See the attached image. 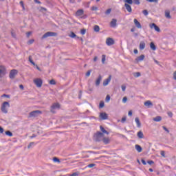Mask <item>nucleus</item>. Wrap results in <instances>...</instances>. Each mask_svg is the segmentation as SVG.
Returning a JSON list of instances; mask_svg holds the SVG:
<instances>
[{"label": "nucleus", "mask_w": 176, "mask_h": 176, "mask_svg": "<svg viewBox=\"0 0 176 176\" xmlns=\"http://www.w3.org/2000/svg\"><path fill=\"white\" fill-rule=\"evenodd\" d=\"M10 107V104L8 102H4L1 104V111L3 113H8V109Z\"/></svg>", "instance_id": "obj_1"}, {"label": "nucleus", "mask_w": 176, "mask_h": 176, "mask_svg": "<svg viewBox=\"0 0 176 176\" xmlns=\"http://www.w3.org/2000/svg\"><path fill=\"white\" fill-rule=\"evenodd\" d=\"M50 36H57V32H47L42 36L41 39H46V38Z\"/></svg>", "instance_id": "obj_2"}, {"label": "nucleus", "mask_w": 176, "mask_h": 176, "mask_svg": "<svg viewBox=\"0 0 176 176\" xmlns=\"http://www.w3.org/2000/svg\"><path fill=\"white\" fill-rule=\"evenodd\" d=\"M18 74V70L16 69H13L11 71H10L9 74V78L10 79H14L16 78V75Z\"/></svg>", "instance_id": "obj_3"}, {"label": "nucleus", "mask_w": 176, "mask_h": 176, "mask_svg": "<svg viewBox=\"0 0 176 176\" xmlns=\"http://www.w3.org/2000/svg\"><path fill=\"white\" fill-rule=\"evenodd\" d=\"M33 82H34L37 87H41L43 85V80L41 78H36L33 80Z\"/></svg>", "instance_id": "obj_4"}, {"label": "nucleus", "mask_w": 176, "mask_h": 176, "mask_svg": "<svg viewBox=\"0 0 176 176\" xmlns=\"http://www.w3.org/2000/svg\"><path fill=\"white\" fill-rule=\"evenodd\" d=\"M6 74V69L4 66L0 65V78H3Z\"/></svg>", "instance_id": "obj_5"}, {"label": "nucleus", "mask_w": 176, "mask_h": 176, "mask_svg": "<svg viewBox=\"0 0 176 176\" xmlns=\"http://www.w3.org/2000/svg\"><path fill=\"white\" fill-rule=\"evenodd\" d=\"M60 104L59 103H53V104L51 106V113H56L55 109H60Z\"/></svg>", "instance_id": "obj_6"}, {"label": "nucleus", "mask_w": 176, "mask_h": 176, "mask_svg": "<svg viewBox=\"0 0 176 176\" xmlns=\"http://www.w3.org/2000/svg\"><path fill=\"white\" fill-rule=\"evenodd\" d=\"M42 113L41 111L40 110H35L32 111V112L30 113L29 116L30 118H33V117H36L38 116V114Z\"/></svg>", "instance_id": "obj_7"}, {"label": "nucleus", "mask_w": 176, "mask_h": 176, "mask_svg": "<svg viewBox=\"0 0 176 176\" xmlns=\"http://www.w3.org/2000/svg\"><path fill=\"white\" fill-rule=\"evenodd\" d=\"M144 58H145L144 55H140V56H138L135 58V61L136 63H138L142 62V60H144Z\"/></svg>", "instance_id": "obj_8"}, {"label": "nucleus", "mask_w": 176, "mask_h": 176, "mask_svg": "<svg viewBox=\"0 0 176 176\" xmlns=\"http://www.w3.org/2000/svg\"><path fill=\"white\" fill-rule=\"evenodd\" d=\"M102 138H104V134L101 132H98L96 133V140L101 141Z\"/></svg>", "instance_id": "obj_9"}, {"label": "nucleus", "mask_w": 176, "mask_h": 176, "mask_svg": "<svg viewBox=\"0 0 176 176\" xmlns=\"http://www.w3.org/2000/svg\"><path fill=\"white\" fill-rule=\"evenodd\" d=\"M115 40L112 38H107L106 40V45H114Z\"/></svg>", "instance_id": "obj_10"}, {"label": "nucleus", "mask_w": 176, "mask_h": 176, "mask_svg": "<svg viewBox=\"0 0 176 176\" xmlns=\"http://www.w3.org/2000/svg\"><path fill=\"white\" fill-rule=\"evenodd\" d=\"M99 117L102 120H107L108 119V115L106 113H100Z\"/></svg>", "instance_id": "obj_11"}, {"label": "nucleus", "mask_w": 176, "mask_h": 176, "mask_svg": "<svg viewBox=\"0 0 176 176\" xmlns=\"http://www.w3.org/2000/svg\"><path fill=\"white\" fill-rule=\"evenodd\" d=\"M29 62H30L32 65L36 66V69H37L39 72H41L40 67H39L38 65H36L35 64V63L33 61V60H32V56H29Z\"/></svg>", "instance_id": "obj_12"}, {"label": "nucleus", "mask_w": 176, "mask_h": 176, "mask_svg": "<svg viewBox=\"0 0 176 176\" xmlns=\"http://www.w3.org/2000/svg\"><path fill=\"white\" fill-rule=\"evenodd\" d=\"M70 38H76V39H79L80 41H83V38H79L74 32H71L69 34Z\"/></svg>", "instance_id": "obj_13"}, {"label": "nucleus", "mask_w": 176, "mask_h": 176, "mask_svg": "<svg viewBox=\"0 0 176 176\" xmlns=\"http://www.w3.org/2000/svg\"><path fill=\"white\" fill-rule=\"evenodd\" d=\"M124 8L127 10V12H129V13H131V12H133V9L131 8V6H130V4L125 3Z\"/></svg>", "instance_id": "obj_14"}, {"label": "nucleus", "mask_w": 176, "mask_h": 176, "mask_svg": "<svg viewBox=\"0 0 176 176\" xmlns=\"http://www.w3.org/2000/svg\"><path fill=\"white\" fill-rule=\"evenodd\" d=\"M134 23L135 27H137V28H142V26L141 25V23L138 21V20H137V19H135L133 20Z\"/></svg>", "instance_id": "obj_15"}, {"label": "nucleus", "mask_w": 176, "mask_h": 176, "mask_svg": "<svg viewBox=\"0 0 176 176\" xmlns=\"http://www.w3.org/2000/svg\"><path fill=\"white\" fill-rule=\"evenodd\" d=\"M118 22V20L113 19L111 20V21L110 22V25L111 27H112L113 28H115V27H116V23Z\"/></svg>", "instance_id": "obj_16"}, {"label": "nucleus", "mask_w": 176, "mask_h": 176, "mask_svg": "<svg viewBox=\"0 0 176 176\" xmlns=\"http://www.w3.org/2000/svg\"><path fill=\"white\" fill-rule=\"evenodd\" d=\"M111 76H109V78H107L106 80H104L103 85L107 86L109 83L111 82Z\"/></svg>", "instance_id": "obj_17"}, {"label": "nucleus", "mask_w": 176, "mask_h": 176, "mask_svg": "<svg viewBox=\"0 0 176 176\" xmlns=\"http://www.w3.org/2000/svg\"><path fill=\"white\" fill-rule=\"evenodd\" d=\"M85 11L82 9L78 10L76 12V16H82Z\"/></svg>", "instance_id": "obj_18"}, {"label": "nucleus", "mask_w": 176, "mask_h": 176, "mask_svg": "<svg viewBox=\"0 0 176 176\" xmlns=\"http://www.w3.org/2000/svg\"><path fill=\"white\" fill-rule=\"evenodd\" d=\"M137 136L140 139H144V133H142V131H140L137 133Z\"/></svg>", "instance_id": "obj_19"}, {"label": "nucleus", "mask_w": 176, "mask_h": 176, "mask_svg": "<svg viewBox=\"0 0 176 176\" xmlns=\"http://www.w3.org/2000/svg\"><path fill=\"white\" fill-rule=\"evenodd\" d=\"M101 80H102V76H98V78L96 79V86L100 85Z\"/></svg>", "instance_id": "obj_20"}, {"label": "nucleus", "mask_w": 176, "mask_h": 176, "mask_svg": "<svg viewBox=\"0 0 176 176\" xmlns=\"http://www.w3.org/2000/svg\"><path fill=\"white\" fill-rule=\"evenodd\" d=\"M144 105L145 107H151V106H153V103L151 100H148V101L144 102Z\"/></svg>", "instance_id": "obj_21"}, {"label": "nucleus", "mask_w": 176, "mask_h": 176, "mask_svg": "<svg viewBox=\"0 0 176 176\" xmlns=\"http://www.w3.org/2000/svg\"><path fill=\"white\" fill-rule=\"evenodd\" d=\"M135 148L138 153H141L142 152V147L139 144H135Z\"/></svg>", "instance_id": "obj_22"}, {"label": "nucleus", "mask_w": 176, "mask_h": 176, "mask_svg": "<svg viewBox=\"0 0 176 176\" xmlns=\"http://www.w3.org/2000/svg\"><path fill=\"white\" fill-rule=\"evenodd\" d=\"M102 141L104 143V144H108L110 142V140L109 138H103Z\"/></svg>", "instance_id": "obj_23"}, {"label": "nucleus", "mask_w": 176, "mask_h": 176, "mask_svg": "<svg viewBox=\"0 0 176 176\" xmlns=\"http://www.w3.org/2000/svg\"><path fill=\"white\" fill-rule=\"evenodd\" d=\"M135 121L137 124V127H141V123L140 122V119L138 118H135Z\"/></svg>", "instance_id": "obj_24"}, {"label": "nucleus", "mask_w": 176, "mask_h": 176, "mask_svg": "<svg viewBox=\"0 0 176 176\" xmlns=\"http://www.w3.org/2000/svg\"><path fill=\"white\" fill-rule=\"evenodd\" d=\"M165 17H166V19H171V15H170V11L165 12Z\"/></svg>", "instance_id": "obj_25"}, {"label": "nucleus", "mask_w": 176, "mask_h": 176, "mask_svg": "<svg viewBox=\"0 0 176 176\" xmlns=\"http://www.w3.org/2000/svg\"><path fill=\"white\" fill-rule=\"evenodd\" d=\"M95 32H100V26L96 25L94 28Z\"/></svg>", "instance_id": "obj_26"}, {"label": "nucleus", "mask_w": 176, "mask_h": 176, "mask_svg": "<svg viewBox=\"0 0 176 176\" xmlns=\"http://www.w3.org/2000/svg\"><path fill=\"white\" fill-rule=\"evenodd\" d=\"M153 120H154L155 122H160L162 120V117H160V116L155 117V118H153Z\"/></svg>", "instance_id": "obj_27"}, {"label": "nucleus", "mask_w": 176, "mask_h": 176, "mask_svg": "<svg viewBox=\"0 0 176 176\" xmlns=\"http://www.w3.org/2000/svg\"><path fill=\"white\" fill-rule=\"evenodd\" d=\"M111 12H112V9L111 8H109L107 9L105 12L104 14H106L107 16H108V14H111Z\"/></svg>", "instance_id": "obj_28"}, {"label": "nucleus", "mask_w": 176, "mask_h": 176, "mask_svg": "<svg viewBox=\"0 0 176 176\" xmlns=\"http://www.w3.org/2000/svg\"><path fill=\"white\" fill-rule=\"evenodd\" d=\"M124 2L128 5H133V0H124Z\"/></svg>", "instance_id": "obj_29"}, {"label": "nucleus", "mask_w": 176, "mask_h": 176, "mask_svg": "<svg viewBox=\"0 0 176 176\" xmlns=\"http://www.w3.org/2000/svg\"><path fill=\"white\" fill-rule=\"evenodd\" d=\"M53 162H58V163H60L61 162L59 160V159L56 157H53Z\"/></svg>", "instance_id": "obj_30"}, {"label": "nucleus", "mask_w": 176, "mask_h": 176, "mask_svg": "<svg viewBox=\"0 0 176 176\" xmlns=\"http://www.w3.org/2000/svg\"><path fill=\"white\" fill-rule=\"evenodd\" d=\"M80 175L79 171H76L75 173H73L72 175H69V176H78Z\"/></svg>", "instance_id": "obj_31"}, {"label": "nucleus", "mask_w": 176, "mask_h": 176, "mask_svg": "<svg viewBox=\"0 0 176 176\" xmlns=\"http://www.w3.org/2000/svg\"><path fill=\"white\" fill-rule=\"evenodd\" d=\"M6 134L7 135H8L9 137H12V135H13L11 131H6Z\"/></svg>", "instance_id": "obj_32"}, {"label": "nucleus", "mask_w": 176, "mask_h": 176, "mask_svg": "<svg viewBox=\"0 0 176 176\" xmlns=\"http://www.w3.org/2000/svg\"><path fill=\"white\" fill-rule=\"evenodd\" d=\"M102 63L104 65V64H105V61H106V55H102Z\"/></svg>", "instance_id": "obj_33"}, {"label": "nucleus", "mask_w": 176, "mask_h": 176, "mask_svg": "<svg viewBox=\"0 0 176 176\" xmlns=\"http://www.w3.org/2000/svg\"><path fill=\"white\" fill-rule=\"evenodd\" d=\"M20 5L23 8V10H25V7L24 6V1H20Z\"/></svg>", "instance_id": "obj_34"}, {"label": "nucleus", "mask_w": 176, "mask_h": 176, "mask_svg": "<svg viewBox=\"0 0 176 176\" xmlns=\"http://www.w3.org/2000/svg\"><path fill=\"white\" fill-rule=\"evenodd\" d=\"M142 13L144 16H148V14H149V12H148V10H144L142 11Z\"/></svg>", "instance_id": "obj_35"}, {"label": "nucleus", "mask_w": 176, "mask_h": 176, "mask_svg": "<svg viewBox=\"0 0 176 176\" xmlns=\"http://www.w3.org/2000/svg\"><path fill=\"white\" fill-rule=\"evenodd\" d=\"M105 106V104L103 102L99 103V108H103Z\"/></svg>", "instance_id": "obj_36"}, {"label": "nucleus", "mask_w": 176, "mask_h": 176, "mask_svg": "<svg viewBox=\"0 0 176 176\" xmlns=\"http://www.w3.org/2000/svg\"><path fill=\"white\" fill-rule=\"evenodd\" d=\"M50 84L51 85H55L56 84V81H55L54 79H52V80H51L50 81Z\"/></svg>", "instance_id": "obj_37"}, {"label": "nucleus", "mask_w": 176, "mask_h": 176, "mask_svg": "<svg viewBox=\"0 0 176 176\" xmlns=\"http://www.w3.org/2000/svg\"><path fill=\"white\" fill-rule=\"evenodd\" d=\"M95 166H96L95 164H88L87 168H92L95 167Z\"/></svg>", "instance_id": "obj_38"}, {"label": "nucleus", "mask_w": 176, "mask_h": 176, "mask_svg": "<svg viewBox=\"0 0 176 176\" xmlns=\"http://www.w3.org/2000/svg\"><path fill=\"white\" fill-rule=\"evenodd\" d=\"M91 10H92V11L98 10V8L96 7V6H92L91 8Z\"/></svg>", "instance_id": "obj_39"}, {"label": "nucleus", "mask_w": 176, "mask_h": 176, "mask_svg": "<svg viewBox=\"0 0 176 176\" xmlns=\"http://www.w3.org/2000/svg\"><path fill=\"white\" fill-rule=\"evenodd\" d=\"M147 2H155V3H158L159 0H146Z\"/></svg>", "instance_id": "obj_40"}, {"label": "nucleus", "mask_w": 176, "mask_h": 176, "mask_svg": "<svg viewBox=\"0 0 176 176\" xmlns=\"http://www.w3.org/2000/svg\"><path fill=\"white\" fill-rule=\"evenodd\" d=\"M133 3H135V5H140L141 2H140V0H133Z\"/></svg>", "instance_id": "obj_41"}, {"label": "nucleus", "mask_w": 176, "mask_h": 176, "mask_svg": "<svg viewBox=\"0 0 176 176\" xmlns=\"http://www.w3.org/2000/svg\"><path fill=\"white\" fill-rule=\"evenodd\" d=\"M80 34H81L82 35H85V34H86V29H82V30H80Z\"/></svg>", "instance_id": "obj_42"}, {"label": "nucleus", "mask_w": 176, "mask_h": 176, "mask_svg": "<svg viewBox=\"0 0 176 176\" xmlns=\"http://www.w3.org/2000/svg\"><path fill=\"white\" fill-rule=\"evenodd\" d=\"M154 29L155 30V31H157V32H160V28H159L157 25H156Z\"/></svg>", "instance_id": "obj_43"}, {"label": "nucleus", "mask_w": 176, "mask_h": 176, "mask_svg": "<svg viewBox=\"0 0 176 176\" xmlns=\"http://www.w3.org/2000/svg\"><path fill=\"white\" fill-rule=\"evenodd\" d=\"M34 42H35V40L30 39L28 41V43H29L30 45H32V43H34Z\"/></svg>", "instance_id": "obj_44"}, {"label": "nucleus", "mask_w": 176, "mask_h": 176, "mask_svg": "<svg viewBox=\"0 0 176 176\" xmlns=\"http://www.w3.org/2000/svg\"><path fill=\"white\" fill-rule=\"evenodd\" d=\"M32 34V32H28L26 33V36H27L28 38H30V36H31Z\"/></svg>", "instance_id": "obj_45"}, {"label": "nucleus", "mask_w": 176, "mask_h": 176, "mask_svg": "<svg viewBox=\"0 0 176 176\" xmlns=\"http://www.w3.org/2000/svg\"><path fill=\"white\" fill-rule=\"evenodd\" d=\"M126 120V117H122L121 119V122L124 123Z\"/></svg>", "instance_id": "obj_46"}, {"label": "nucleus", "mask_w": 176, "mask_h": 176, "mask_svg": "<svg viewBox=\"0 0 176 176\" xmlns=\"http://www.w3.org/2000/svg\"><path fill=\"white\" fill-rule=\"evenodd\" d=\"M151 49L153 51L156 50V47L155 45H151Z\"/></svg>", "instance_id": "obj_47"}, {"label": "nucleus", "mask_w": 176, "mask_h": 176, "mask_svg": "<svg viewBox=\"0 0 176 176\" xmlns=\"http://www.w3.org/2000/svg\"><path fill=\"white\" fill-rule=\"evenodd\" d=\"M1 98H10V96L9 95L3 94V95L1 96Z\"/></svg>", "instance_id": "obj_48"}, {"label": "nucleus", "mask_w": 176, "mask_h": 176, "mask_svg": "<svg viewBox=\"0 0 176 176\" xmlns=\"http://www.w3.org/2000/svg\"><path fill=\"white\" fill-rule=\"evenodd\" d=\"M91 73V70H89L87 72V74H85V76H87V77H89V76H90V74Z\"/></svg>", "instance_id": "obj_49"}, {"label": "nucleus", "mask_w": 176, "mask_h": 176, "mask_svg": "<svg viewBox=\"0 0 176 176\" xmlns=\"http://www.w3.org/2000/svg\"><path fill=\"white\" fill-rule=\"evenodd\" d=\"M126 100H127V98L126 96H124L123 98H122V103H126Z\"/></svg>", "instance_id": "obj_50"}, {"label": "nucleus", "mask_w": 176, "mask_h": 176, "mask_svg": "<svg viewBox=\"0 0 176 176\" xmlns=\"http://www.w3.org/2000/svg\"><path fill=\"white\" fill-rule=\"evenodd\" d=\"M156 25H157L155 23H151V24H150V28H155Z\"/></svg>", "instance_id": "obj_51"}, {"label": "nucleus", "mask_w": 176, "mask_h": 176, "mask_svg": "<svg viewBox=\"0 0 176 176\" xmlns=\"http://www.w3.org/2000/svg\"><path fill=\"white\" fill-rule=\"evenodd\" d=\"M11 35H12V38H16V33L12 31Z\"/></svg>", "instance_id": "obj_52"}, {"label": "nucleus", "mask_w": 176, "mask_h": 176, "mask_svg": "<svg viewBox=\"0 0 176 176\" xmlns=\"http://www.w3.org/2000/svg\"><path fill=\"white\" fill-rule=\"evenodd\" d=\"M105 100H106V102H109V100H110V96H109V95H107V96H106V99H105Z\"/></svg>", "instance_id": "obj_53"}, {"label": "nucleus", "mask_w": 176, "mask_h": 176, "mask_svg": "<svg viewBox=\"0 0 176 176\" xmlns=\"http://www.w3.org/2000/svg\"><path fill=\"white\" fill-rule=\"evenodd\" d=\"M144 48H145V45H140V50H143Z\"/></svg>", "instance_id": "obj_54"}, {"label": "nucleus", "mask_w": 176, "mask_h": 176, "mask_svg": "<svg viewBox=\"0 0 176 176\" xmlns=\"http://www.w3.org/2000/svg\"><path fill=\"white\" fill-rule=\"evenodd\" d=\"M140 76H141L140 73V72H137V73H135V77L138 78Z\"/></svg>", "instance_id": "obj_55"}, {"label": "nucleus", "mask_w": 176, "mask_h": 176, "mask_svg": "<svg viewBox=\"0 0 176 176\" xmlns=\"http://www.w3.org/2000/svg\"><path fill=\"white\" fill-rule=\"evenodd\" d=\"M147 163L149 164V165H152L154 164V162L153 160H150V161H148Z\"/></svg>", "instance_id": "obj_56"}, {"label": "nucleus", "mask_w": 176, "mask_h": 176, "mask_svg": "<svg viewBox=\"0 0 176 176\" xmlns=\"http://www.w3.org/2000/svg\"><path fill=\"white\" fill-rule=\"evenodd\" d=\"M141 162H142V163L143 165H146V162L145 160L142 159V160H141Z\"/></svg>", "instance_id": "obj_57"}, {"label": "nucleus", "mask_w": 176, "mask_h": 176, "mask_svg": "<svg viewBox=\"0 0 176 176\" xmlns=\"http://www.w3.org/2000/svg\"><path fill=\"white\" fill-rule=\"evenodd\" d=\"M122 91H125V90H126V87L124 86V85H122Z\"/></svg>", "instance_id": "obj_58"}, {"label": "nucleus", "mask_w": 176, "mask_h": 176, "mask_svg": "<svg viewBox=\"0 0 176 176\" xmlns=\"http://www.w3.org/2000/svg\"><path fill=\"white\" fill-rule=\"evenodd\" d=\"M3 131H4L3 129L1 126H0V133L3 134Z\"/></svg>", "instance_id": "obj_59"}, {"label": "nucleus", "mask_w": 176, "mask_h": 176, "mask_svg": "<svg viewBox=\"0 0 176 176\" xmlns=\"http://www.w3.org/2000/svg\"><path fill=\"white\" fill-rule=\"evenodd\" d=\"M100 131H102V132H103V131H105V129H104V128L102 127V126H100Z\"/></svg>", "instance_id": "obj_60"}, {"label": "nucleus", "mask_w": 176, "mask_h": 176, "mask_svg": "<svg viewBox=\"0 0 176 176\" xmlns=\"http://www.w3.org/2000/svg\"><path fill=\"white\" fill-rule=\"evenodd\" d=\"M32 145H34L33 142L30 143V144L28 146V148H30L32 146Z\"/></svg>", "instance_id": "obj_61"}, {"label": "nucleus", "mask_w": 176, "mask_h": 176, "mask_svg": "<svg viewBox=\"0 0 176 176\" xmlns=\"http://www.w3.org/2000/svg\"><path fill=\"white\" fill-rule=\"evenodd\" d=\"M163 129L165 131H166L168 133H169V131L168 130V129L166 126H163Z\"/></svg>", "instance_id": "obj_62"}, {"label": "nucleus", "mask_w": 176, "mask_h": 176, "mask_svg": "<svg viewBox=\"0 0 176 176\" xmlns=\"http://www.w3.org/2000/svg\"><path fill=\"white\" fill-rule=\"evenodd\" d=\"M173 79L176 80V71L173 73Z\"/></svg>", "instance_id": "obj_63"}, {"label": "nucleus", "mask_w": 176, "mask_h": 176, "mask_svg": "<svg viewBox=\"0 0 176 176\" xmlns=\"http://www.w3.org/2000/svg\"><path fill=\"white\" fill-rule=\"evenodd\" d=\"M19 87L21 90H24V86L23 85H20Z\"/></svg>", "instance_id": "obj_64"}]
</instances>
